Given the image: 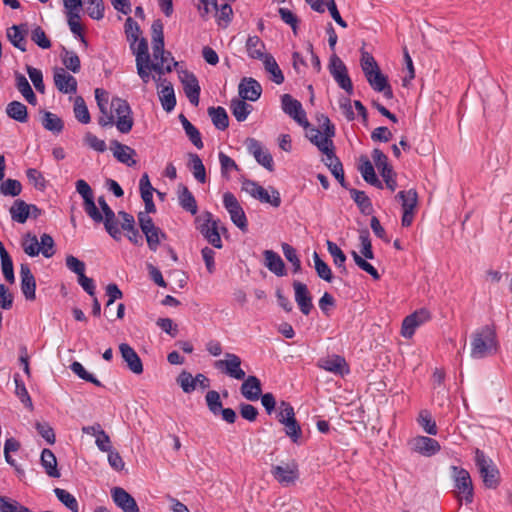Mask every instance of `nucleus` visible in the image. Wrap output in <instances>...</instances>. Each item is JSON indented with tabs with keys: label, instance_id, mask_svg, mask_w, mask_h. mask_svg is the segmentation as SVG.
Instances as JSON below:
<instances>
[{
	"label": "nucleus",
	"instance_id": "60",
	"mask_svg": "<svg viewBox=\"0 0 512 512\" xmlns=\"http://www.w3.org/2000/svg\"><path fill=\"white\" fill-rule=\"evenodd\" d=\"M0 512H33L28 507L21 505L16 500L0 496Z\"/></svg>",
	"mask_w": 512,
	"mask_h": 512
},
{
	"label": "nucleus",
	"instance_id": "9",
	"mask_svg": "<svg viewBox=\"0 0 512 512\" xmlns=\"http://www.w3.org/2000/svg\"><path fill=\"white\" fill-rule=\"evenodd\" d=\"M328 68L337 84L351 95L353 93L352 81L348 75L345 64L336 54L330 57Z\"/></svg>",
	"mask_w": 512,
	"mask_h": 512
},
{
	"label": "nucleus",
	"instance_id": "43",
	"mask_svg": "<svg viewBox=\"0 0 512 512\" xmlns=\"http://www.w3.org/2000/svg\"><path fill=\"white\" fill-rule=\"evenodd\" d=\"M208 115L211 117V120L217 129L223 131L228 128L229 118L226 110L223 107H209Z\"/></svg>",
	"mask_w": 512,
	"mask_h": 512
},
{
	"label": "nucleus",
	"instance_id": "22",
	"mask_svg": "<svg viewBox=\"0 0 512 512\" xmlns=\"http://www.w3.org/2000/svg\"><path fill=\"white\" fill-rule=\"evenodd\" d=\"M411 448L413 451L430 457L440 451V444L437 440L427 436H417L411 441Z\"/></svg>",
	"mask_w": 512,
	"mask_h": 512
},
{
	"label": "nucleus",
	"instance_id": "55",
	"mask_svg": "<svg viewBox=\"0 0 512 512\" xmlns=\"http://www.w3.org/2000/svg\"><path fill=\"white\" fill-rule=\"evenodd\" d=\"M54 493L58 500L62 504H64L69 510H71L72 512H79L78 502L71 493L61 488H55Z\"/></svg>",
	"mask_w": 512,
	"mask_h": 512
},
{
	"label": "nucleus",
	"instance_id": "5",
	"mask_svg": "<svg viewBox=\"0 0 512 512\" xmlns=\"http://www.w3.org/2000/svg\"><path fill=\"white\" fill-rule=\"evenodd\" d=\"M137 218L141 231L146 237L148 247L150 250L156 251L161 240L166 239V234L155 226L152 218L145 212H139Z\"/></svg>",
	"mask_w": 512,
	"mask_h": 512
},
{
	"label": "nucleus",
	"instance_id": "30",
	"mask_svg": "<svg viewBox=\"0 0 512 512\" xmlns=\"http://www.w3.org/2000/svg\"><path fill=\"white\" fill-rule=\"evenodd\" d=\"M306 137L325 155L331 150H334L332 140L323 138L321 131L314 127H307Z\"/></svg>",
	"mask_w": 512,
	"mask_h": 512
},
{
	"label": "nucleus",
	"instance_id": "49",
	"mask_svg": "<svg viewBox=\"0 0 512 512\" xmlns=\"http://www.w3.org/2000/svg\"><path fill=\"white\" fill-rule=\"evenodd\" d=\"M257 200L262 203L270 204L275 208H278L281 205L280 193L273 187H269V190L263 187L258 194Z\"/></svg>",
	"mask_w": 512,
	"mask_h": 512
},
{
	"label": "nucleus",
	"instance_id": "46",
	"mask_svg": "<svg viewBox=\"0 0 512 512\" xmlns=\"http://www.w3.org/2000/svg\"><path fill=\"white\" fill-rule=\"evenodd\" d=\"M395 198L401 203L403 210H415L418 203V194L415 189L399 191Z\"/></svg>",
	"mask_w": 512,
	"mask_h": 512
},
{
	"label": "nucleus",
	"instance_id": "47",
	"mask_svg": "<svg viewBox=\"0 0 512 512\" xmlns=\"http://www.w3.org/2000/svg\"><path fill=\"white\" fill-rule=\"evenodd\" d=\"M263 63L265 70L272 75V80L278 85L282 84L284 82V75L274 57L266 55L263 58Z\"/></svg>",
	"mask_w": 512,
	"mask_h": 512
},
{
	"label": "nucleus",
	"instance_id": "18",
	"mask_svg": "<svg viewBox=\"0 0 512 512\" xmlns=\"http://www.w3.org/2000/svg\"><path fill=\"white\" fill-rule=\"evenodd\" d=\"M95 99L101 115L98 118V124L101 127L112 126L114 124V115L108 111L109 94L102 88L95 89Z\"/></svg>",
	"mask_w": 512,
	"mask_h": 512
},
{
	"label": "nucleus",
	"instance_id": "21",
	"mask_svg": "<svg viewBox=\"0 0 512 512\" xmlns=\"http://www.w3.org/2000/svg\"><path fill=\"white\" fill-rule=\"evenodd\" d=\"M54 84L56 88L64 94H75L77 91V80L74 76L66 72L63 68H58L54 72Z\"/></svg>",
	"mask_w": 512,
	"mask_h": 512
},
{
	"label": "nucleus",
	"instance_id": "24",
	"mask_svg": "<svg viewBox=\"0 0 512 512\" xmlns=\"http://www.w3.org/2000/svg\"><path fill=\"white\" fill-rule=\"evenodd\" d=\"M293 288L295 293V301L300 311L304 315H309L311 310L313 309V304L312 297L307 288V285L299 281H294Z\"/></svg>",
	"mask_w": 512,
	"mask_h": 512
},
{
	"label": "nucleus",
	"instance_id": "44",
	"mask_svg": "<svg viewBox=\"0 0 512 512\" xmlns=\"http://www.w3.org/2000/svg\"><path fill=\"white\" fill-rule=\"evenodd\" d=\"M159 99L162 107L166 112H171L176 106V97L174 93L173 85L168 82L164 85L159 92Z\"/></svg>",
	"mask_w": 512,
	"mask_h": 512
},
{
	"label": "nucleus",
	"instance_id": "4",
	"mask_svg": "<svg viewBox=\"0 0 512 512\" xmlns=\"http://www.w3.org/2000/svg\"><path fill=\"white\" fill-rule=\"evenodd\" d=\"M111 108L117 116L114 124L118 131L124 134L129 133L134 125L133 113L129 103L124 99L114 97L111 100Z\"/></svg>",
	"mask_w": 512,
	"mask_h": 512
},
{
	"label": "nucleus",
	"instance_id": "7",
	"mask_svg": "<svg viewBox=\"0 0 512 512\" xmlns=\"http://www.w3.org/2000/svg\"><path fill=\"white\" fill-rule=\"evenodd\" d=\"M223 205L225 209L228 211L231 221L234 225H236L241 231L245 232L248 228L247 217L243 208L241 207L239 201L235 197V195L231 192H226L223 195Z\"/></svg>",
	"mask_w": 512,
	"mask_h": 512
},
{
	"label": "nucleus",
	"instance_id": "56",
	"mask_svg": "<svg viewBox=\"0 0 512 512\" xmlns=\"http://www.w3.org/2000/svg\"><path fill=\"white\" fill-rule=\"evenodd\" d=\"M313 260H314V267L316 270V273L318 277L321 279L331 282L333 279V274L331 271V268L328 266L326 262H324L317 252H314L313 254Z\"/></svg>",
	"mask_w": 512,
	"mask_h": 512
},
{
	"label": "nucleus",
	"instance_id": "29",
	"mask_svg": "<svg viewBox=\"0 0 512 512\" xmlns=\"http://www.w3.org/2000/svg\"><path fill=\"white\" fill-rule=\"evenodd\" d=\"M358 170L360 171L363 179L367 183H369L370 185L375 186L379 189L383 188V184L376 176L374 167L367 156L362 155L360 157V165L358 167Z\"/></svg>",
	"mask_w": 512,
	"mask_h": 512
},
{
	"label": "nucleus",
	"instance_id": "32",
	"mask_svg": "<svg viewBox=\"0 0 512 512\" xmlns=\"http://www.w3.org/2000/svg\"><path fill=\"white\" fill-rule=\"evenodd\" d=\"M40 462L46 474L52 478H59L61 476L57 468V459L55 454L48 448L41 452Z\"/></svg>",
	"mask_w": 512,
	"mask_h": 512
},
{
	"label": "nucleus",
	"instance_id": "59",
	"mask_svg": "<svg viewBox=\"0 0 512 512\" xmlns=\"http://www.w3.org/2000/svg\"><path fill=\"white\" fill-rule=\"evenodd\" d=\"M366 79L374 91L383 90L388 84L387 77L380 71V69L374 70V72L367 73Z\"/></svg>",
	"mask_w": 512,
	"mask_h": 512
},
{
	"label": "nucleus",
	"instance_id": "25",
	"mask_svg": "<svg viewBox=\"0 0 512 512\" xmlns=\"http://www.w3.org/2000/svg\"><path fill=\"white\" fill-rule=\"evenodd\" d=\"M21 291L27 300L33 301L36 298V280L30 267L26 263L20 266Z\"/></svg>",
	"mask_w": 512,
	"mask_h": 512
},
{
	"label": "nucleus",
	"instance_id": "45",
	"mask_svg": "<svg viewBox=\"0 0 512 512\" xmlns=\"http://www.w3.org/2000/svg\"><path fill=\"white\" fill-rule=\"evenodd\" d=\"M188 167L195 179L200 183L206 182V170L201 158L194 153H189Z\"/></svg>",
	"mask_w": 512,
	"mask_h": 512
},
{
	"label": "nucleus",
	"instance_id": "52",
	"mask_svg": "<svg viewBox=\"0 0 512 512\" xmlns=\"http://www.w3.org/2000/svg\"><path fill=\"white\" fill-rule=\"evenodd\" d=\"M15 382V394L18 396L20 401L29 409L33 408L31 397L26 389L24 382L22 381L20 375L16 373L14 375Z\"/></svg>",
	"mask_w": 512,
	"mask_h": 512
},
{
	"label": "nucleus",
	"instance_id": "42",
	"mask_svg": "<svg viewBox=\"0 0 512 512\" xmlns=\"http://www.w3.org/2000/svg\"><path fill=\"white\" fill-rule=\"evenodd\" d=\"M246 50L250 58L262 60L266 55L264 54L265 44L258 36H249L246 41Z\"/></svg>",
	"mask_w": 512,
	"mask_h": 512
},
{
	"label": "nucleus",
	"instance_id": "50",
	"mask_svg": "<svg viewBox=\"0 0 512 512\" xmlns=\"http://www.w3.org/2000/svg\"><path fill=\"white\" fill-rule=\"evenodd\" d=\"M73 112L75 118L82 124H88L91 121V116L84 99L77 96L74 102Z\"/></svg>",
	"mask_w": 512,
	"mask_h": 512
},
{
	"label": "nucleus",
	"instance_id": "61",
	"mask_svg": "<svg viewBox=\"0 0 512 512\" xmlns=\"http://www.w3.org/2000/svg\"><path fill=\"white\" fill-rule=\"evenodd\" d=\"M22 191V185L20 181L15 179H7L0 185V193L4 196L16 197L20 195Z\"/></svg>",
	"mask_w": 512,
	"mask_h": 512
},
{
	"label": "nucleus",
	"instance_id": "38",
	"mask_svg": "<svg viewBox=\"0 0 512 512\" xmlns=\"http://www.w3.org/2000/svg\"><path fill=\"white\" fill-rule=\"evenodd\" d=\"M6 114L9 118L20 122L26 123L28 121L27 107L20 101H11L6 106Z\"/></svg>",
	"mask_w": 512,
	"mask_h": 512
},
{
	"label": "nucleus",
	"instance_id": "19",
	"mask_svg": "<svg viewBox=\"0 0 512 512\" xmlns=\"http://www.w3.org/2000/svg\"><path fill=\"white\" fill-rule=\"evenodd\" d=\"M151 36L154 59L165 63L163 23L160 19L153 21L151 26Z\"/></svg>",
	"mask_w": 512,
	"mask_h": 512
},
{
	"label": "nucleus",
	"instance_id": "39",
	"mask_svg": "<svg viewBox=\"0 0 512 512\" xmlns=\"http://www.w3.org/2000/svg\"><path fill=\"white\" fill-rule=\"evenodd\" d=\"M41 113V124L46 130L51 131L54 134H59L62 132L64 128V122L60 117L49 111H42Z\"/></svg>",
	"mask_w": 512,
	"mask_h": 512
},
{
	"label": "nucleus",
	"instance_id": "62",
	"mask_svg": "<svg viewBox=\"0 0 512 512\" xmlns=\"http://www.w3.org/2000/svg\"><path fill=\"white\" fill-rule=\"evenodd\" d=\"M359 240L361 244L360 252L363 255V257L369 260L374 259V252L372 250L370 234L367 229H363L360 231Z\"/></svg>",
	"mask_w": 512,
	"mask_h": 512
},
{
	"label": "nucleus",
	"instance_id": "23",
	"mask_svg": "<svg viewBox=\"0 0 512 512\" xmlns=\"http://www.w3.org/2000/svg\"><path fill=\"white\" fill-rule=\"evenodd\" d=\"M119 351L127 368L134 374L143 373V364L137 352L127 343L119 345Z\"/></svg>",
	"mask_w": 512,
	"mask_h": 512
},
{
	"label": "nucleus",
	"instance_id": "3",
	"mask_svg": "<svg viewBox=\"0 0 512 512\" xmlns=\"http://www.w3.org/2000/svg\"><path fill=\"white\" fill-rule=\"evenodd\" d=\"M195 222L197 229L201 235L211 244L214 248H222V240L219 233V220L213 219L211 212L206 211L200 216L196 217Z\"/></svg>",
	"mask_w": 512,
	"mask_h": 512
},
{
	"label": "nucleus",
	"instance_id": "53",
	"mask_svg": "<svg viewBox=\"0 0 512 512\" xmlns=\"http://www.w3.org/2000/svg\"><path fill=\"white\" fill-rule=\"evenodd\" d=\"M22 248L28 256H38L40 253V242L36 235L27 233L22 239Z\"/></svg>",
	"mask_w": 512,
	"mask_h": 512
},
{
	"label": "nucleus",
	"instance_id": "41",
	"mask_svg": "<svg viewBox=\"0 0 512 512\" xmlns=\"http://www.w3.org/2000/svg\"><path fill=\"white\" fill-rule=\"evenodd\" d=\"M179 120L192 144L198 149L203 148V141L199 130L183 114L179 115Z\"/></svg>",
	"mask_w": 512,
	"mask_h": 512
},
{
	"label": "nucleus",
	"instance_id": "40",
	"mask_svg": "<svg viewBox=\"0 0 512 512\" xmlns=\"http://www.w3.org/2000/svg\"><path fill=\"white\" fill-rule=\"evenodd\" d=\"M347 190L349 191L351 198L357 204L361 213L370 215L373 211V206L370 198L365 194V192L349 187Z\"/></svg>",
	"mask_w": 512,
	"mask_h": 512
},
{
	"label": "nucleus",
	"instance_id": "37",
	"mask_svg": "<svg viewBox=\"0 0 512 512\" xmlns=\"http://www.w3.org/2000/svg\"><path fill=\"white\" fill-rule=\"evenodd\" d=\"M230 109L236 120L238 122H243L252 112L253 107L246 103L242 98H233L230 102Z\"/></svg>",
	"mask_w": 512,
	"mask_h": 512
},
{
	"label": "nucleus",
	"instance_id": "17",
	"mask_svg": "<svg viewBox=\"0 0 512 512\" xmlns=\"http://www.w3.org/2000/svg\"><path fill=\"white\" fill-rule=\"evenodd\" d=\"M111 498L123 512H140L136 500L122 487L112 488Z\"/></svg>",
	"mask_w": 512,
	"mask_h": 512
},
{
	"label": "nucleus",
	"instance_id": "15",
	"mask_svg": "<svg viewBox=\"0 0 512 512\" xmlns=\"http://www.w3.org/2000/svg\"><path fill=\"white\" fill-rule=\"evenodd\" d=\"M453 470L455 472V488L458 494L462 495L461 499H464L466 503H471L473 501V484L469 472L457 467H453Z\"/></svg>",
	"mask_w": 512,
	"mask_h": 512
},
{
	"label": "nucleus",
	"instance_id": "57",
	"mask_svg": "<svg viewBox=\"0 0 512 512\" xmlns=\"http://www.w3.org/2000/svg\"><path fill=\"white\" fill-rule=\"evenodd\" d=\"M417 421L427 434H437L436 422L432 419L431 413L428 410L420 411Z\"/></svg>",
	"mask_w": 512,
	"mask_h": 512
},
{
	"label": "nucleus",
	"instance_id": "27",
	"mask_svg": "<svg viewBox=\"0 0 512 512\" xmlns=\"http://www.w3.org/2000/svg\"><path fill=\"white\" fill-rule=\"evenodd\" d=\"M111 150L113 151V156L121 163L126 164L131 167L136 165V160L133 159V156L136 155V151L117 140L111 141Z\"/></svg>",
	"mask_w": 512,
	"mask_h": 512
},
{
	"label": "nucleus",
	"instance_id": "8",
	"mask_svg": "<svg viewBox=\"0 0 512 512\" xmlns=\"http://www.w3.org/2000/svg\"><path fill=\"white\" fill-rule=\"evenodd\" d=\"M372 158L374 160L375 166L380 171L386 187L392 192L395 191L397 187L396 173L394 172L392 166L389 165L387 155L380 149L375 148L372 152Z\"/></svg>",
	"mask_w": 512,
	"mask_h": 512
},
{
	"label": "nucleus",
	"instance_id": "10",
	"mask_svg": "<svg viewBox=\"0 0 512 512\" xmlns=\"http://www.w3.org/2000/svg\"><path fill=\"white\" fill-rule=\"evenodd\" d=\"M241 358L234 353H226L225 359L215 362V368L222 371L231 378L243 380L246 376L245 371L241 368Z\"/></svg>",
	"mask_w": 512,
	"mask_h": 512
},
{
	"label": "nucleus",
	"instance_id": "14",
	"mask_svg": "<svg viewBox=\"0 0 512 512\" xmlns=\"http://www.w3.org/2000/svg\"><path fill=\"white\" fill-rule=\"evenodd\" d=\"M245 145L248 152L254 156L258 164L269 171L274 170L273 157L270 152L262 146L260 141L254 138H247Z\"/></svg>",
	"mask_w": 512,
	"mask_h": 512
},
{
	"label": "nucleus",
	"instance_id": "34",
	"mask_svg": "<svg viewBox=\"0 0 512 512\" xmlns=\"http://www.w3.org/2000/svg\"><path fill=\"white\" fill-rule=\"evenodd\" d=\"M15 86L29 104H37V97L32 90L31 85L27 78L19 72H15Z\"/></svg>",
	"mask_w": 512,
	"mask_h": 512
},
{
	"label": "nucleus",
	"instance_id": "16",
	"mask_svg": "<svg viewBox=\"0 0 512 512\" xmlns=\"http://www.w3.org/2000/svg\"><path fill=\"white\" fill-rule=\"evenodd\" d=\"M180 81L183 85V90L190 103L198 106L201 88L199 81L194 73L184 70L179 75Z\"/></svg>",
	"mask_w": 512,
	"mask_h": 512
},
{
	"label": "nucleus",
	"instance_id": "11",
	"mask_svg": "<svg viewBox=\"0 0 512 512\" xmlns=\"http://www.w3.org/2000/svg\"><path fill=\"white\" fill-rule=\"evenodd\" d=\"M98 204L101 208L100 212L103 216V223L106 232L116 241L121 240L122 233L118 227V220L116 218L115 212L111 209V207L107 204L104 196L98 197Z\"/></svg>",
	"mask_w": 512,
	"mask_h": 512
},
{
	"label": "nucleus",
	"instance_id": "54",
	"mask_svg": "<svg viewBox=\"0 0 512 512\" xmlns=\"http://www.w3.org/2000/svg\"><path fill=\"white\" fill-rule=\"evenodd\" d=\"M70 369L80 379L85 380L89 383H92L98 387L103 386V384L93 374L89 373L80 362H78V361L72 362V364L70 365Z\"/></svg>",
	"mask_w": 512,
	"mask_h": 512
},
{
	"label": "nucleus",
	"instance_id": "51",
	"mask_svg": "<svg viewBox=\"0 0 512 512\" xmlns=\"http://www.w3.org/2000/svg\"><path fill=\"white\" fill-rule=\"evenodd\" d=\"M326 244L328 252L333 257L334 264L341 269L342 273H347V269L345 266L346 255L343 253V251L338 247L336 243L328 240Z\"/></svg>",
	"mask_w": 512,
	"mask_h": 512
},
{
	"label": "nucleus",
	"instance_id": "6",
	"mask_svg": "<svg viewBox=\"0 0 512 512\" xmlns=\"http://www.w3.org/2000/svg\"><path fill=\"white\" fill-rule=\"evenodd\" d=\"M76 191L83 198V209L86 214L95 222L102 223L103 216L94 201V194L90 185L83 179L76 181Z\"/></svg>",
	"mask_w": 512,
	"mask_h": 512
},
{
	"label": "nucleus",
	"instance_id": "63",
	"mask_svg": "<svg viewBox=\"0 0 512 512\" xmlns=\"http://www.w3.org/2000/svg\"><path fill=\"white\" fill-rule=\"evenodd\" d=\"M205 400H206V404H207L209 411L213 415L220 414V411H222L223 406H222V402L220 400V395L217 391H215V390L208 391L206 393Z\"/></svg>",
	"mask_w": 512,
	"mask_h": 512
},
{
	"label": "nucleus",
	"instance_id": "28",
	"mask_svg": "<svg viewBox=\"0 0 512 512\" xmlns=\"http://www.w3.org/2000/svg\"><path fill=\"white\" fill-rule=\"evenodd\" d=\"M240 387L242 396L249 401H256L262 393L261 382L256 376H248L243 379Z\"/></svg>",
	"mask_w": 512,
	"mask_h": 512
},
{
	"label": "nucleus",
	"instance_id": "64",
	"mask_svg": "<svg viewBox=\"0 0 512 512\" xmlns=\"http://www.w3.org/2000/svg\"><path fill=\"white\" fill-rule=\"evenodd\" d=\"M26 176L31 184L39 190L44 191L47 186V181L45 180L43 174L35 168H29L26 170Z\"/></svg>",
	"mask_w": 512,
	"mask_h": 512
},
{
	"label": "nucleus",
	"instance_id": "20",
	"mask_svg": "<svg viewBox=\"0 0 512 512\" xmlns=\"http://www.w3.org/2000/svg\"><path fill=\"white\" fill-rule=\"evenodd\" d=\"M238 93L243 100L255 102L261 97L262 87L254 78L244 77L239 83Z\"/></svg>",
	"mask_w": 512,
	"mask_h": 512
},
{
	"label": "nucleus",
	"instance_id": "36",
	"mask_svg": "<svg viewBox=\"0 0 512 512\" xmlns=\"http://www.w3.org/2000/svg\"><path fill=\"white\" fill-rule=\"evenodd\" d=\"M178 199L180 206L190 212L192 215H195L198 211L197 202L195 197L190 192L187 186L180 185L178 191Z\"/></svg>",
	"mask_w": 512,
	"mask_h": 512
},
{
	"label": "nucleus",
	"instance_id": "12",
	"mask_svg": "<svg viewBox=\"0 0 512 512\" xmlns=\"http://www.w3.org/2000/svg\"><path fill=\"white\" fill-rule=\"evenodd\" d=\"M283 111L292 117L299 125L304 128L309 127V121L306 117L302 104L294 99L290 94H284L281 97Z\"/></svg>",
	"mask_w": 512,
	"mask_h": 512
},
{
	"label": "nucleus",
	"instance_id": "35",
	"mask_svg": "<svg viewBox=\"0 0 512 512\" xmlns=\"http://www.w3.org/2000/svg\"><path fill=\"white\" fill-rule=\"evenodd\" d=\"M31 206L24 200L17 199L10 207V215L13 221L18 223H25L30 216Z\"/></svg>",
	"mask_w": 512,
	"mask_h": 512
},
{
	"label": "nucleus",
	"instance_id": "33",
	"mask_svg": "<svg viewBox=\"0 0 512 512\" xmlns=\"http://www.w3.org/2000/svg\"><path fill=\"white\" fill-rule=\"evenodd\" d=\"M318 366L326 371L343 374L344 368L348 372L346 361L339 355L322 358L318 361Z\"/></svg>",
	"mask_w": 512,
	"mask_h": 512
},
{
	"label": "nucleus",
	"instance_id": "13",
	"mask_svg": "<svg viewBox=\"0 0 512 512\" xmlns=\"http://www.w3.org/2000/svg\"><path fill=\"white\" fill-rule=\"evenodd\" d=\"M271 474L281 485L289 486L299 478L298 464L292 460L284 465H273Z\"/></svg>",
	"mask_w": 512,
	"mask_h": 512
},
{
	"label": "nucleus",
	"instance_id": "58",
	"mask_svg": "<svg viewBox=\"0 0 512 512\" xmlns=\"http://www.w3.org/2000/svg\"><path fill=\"white\" fill-rule=\"evenodd\" d=\"M20 27L11 26L7 29V38L11 42V44L22 52L26 51L27 40L21 32L19 31Z\"/></svg>",
	"mask_w": 512,
	"mask_h": 512
},
{
	"label": "nucleus",
	"instance_id": "26",
	"mask_svg": "<svg viewBox=\"0 0 512 512\" xmlns=\"http://www.w3.org/2000/svg\"><path fill=\"white\" fill-rule=\"evenodd\" d=\"M325 156L326 157L323 159L324 164L331 171V173L335 177V179L338 180L340 185L343 188L348 189V183L345 181V177H344L343 165H342L340 159L335 155L334 150H331L330 152L325 154Z\"/></svg>",
	"mask_w": 512,
	"mask_h": 512
},
{
	"label": "nucleus",
	"instance_id": "1",
	"mask_svg": "<svg viewBox=\"0 0 512 512\" xmlns=\"http://www.w3.org/2000/svg\"><path fill=\"white\" fill-rule=\"evenodd\" d=\"M498 342L495 331L488 325L477 330L472 335L471 357L473 359L485 358L497 351Z\"/></svg>",
	"mask_w": 512,
	"mask_h": 512
},
{
	"label": "nucleus",
	"instance_id": "48",
	"mask_svg": "<svg viewBox=\"0 0 512 512\" xmlns=\"http://www.w3.org/2000/svg\"><path fill=\"white\" fill-rule=\"evenodd\" d=\"M61 58L64 66L72 71L78 73L81 69V62L79 56L74 51H69L65 47L62 48Z\"/></svg>",
	"mask_w": 512,
	"mask_h": 512
},
{
	"label": "nucleus",
	"instance_id": "2",
	"mask_svg": "<svg viewBox=\"0 0 512 512\" xmlns=\"http://www.w3.org/2000/svg\"><path fill=\"white\" fill-rule=\"evenodd\" d=\"M475 464L478 468L484 486L496 489L500 484V472L493 461L486 457L480 449H475Z\"/></svg>",
	"mask_w": 512,
	"mask_h": 512
},
{
	"label": "nucleus",
	"instance_id": "31",
	"mask_svg": "<svg viewBox=\"0 0 512 512\" xmlns=\"http://www.w3.org/2000/svg\"><path fill=\"white\" fill-rule=\"evenodd\" d=\"M265 266L275 275L282 277L287 274L285 264L282 258L273 250H265L264 253Z\"/></svg>",
	"mask_w": 512,
	"mask_h": 512
}]
</instances>
